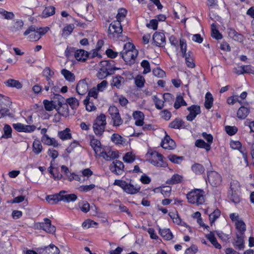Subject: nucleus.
I'll list each match as a JSON object with an SVG mask.
<instances>
[{
	"label": "nucleus",
	"mask_w": 254,
	"mask_h": 254,
	"mask_svg": "<svg viewBox=\"0 0 254 254\" xmlns=\"http://www.w3.org/2000/svg\"><path fill=\"white\" fill-rule=\"evenodd\" d=\"M188 201L198 205L204 202V191L200 189L194 190L187 194Z\"/></svg>",
	"instance_id": "nucleus-1"
},
{
	"label": "nucleus",
	"mask_w": 254,
	"mask_h": 254,
	"mask_svg": "<svg viewBox=\"0 0 254 254\" xmlns=\"http://www.w3.org/2000/svg\"><path fill=\"white\" fill-rule=\"evenodd\" d=\"M149 155L150 157L148 161L155 166L165 168L168 164L164 160V157L162 154L156 151L148 152L147 155Z\"/></svg>",
	"instance_id": "nucleus-2"
},
{
	"label": "nucleus",
	"mask_w": 254,
	"mask_h": 254,
	"mask_svg": "<svg viewBox=\"0 0 254 254\" xmlns=\"http://www.w3.org/2000/svg\"><path fill=\"white\" fill-rule=\"evenodd\" d=\"M114 185L120 187L124 191L130 194L137 193L140 190V187L139 185L134 186L130 183H127L125 181L120 180H116Z\"/></svg>",
	"instance_id": "nucleus-3"
},
{
	"label": "nucleus",
	"mask_w": 254,
	"mask_h": 254,
	"mask_svg": "<svg viewBox=\"0 0 254 254\" xmlns=\"http://www.w3.org/2000/svg\"><path fill=\"white\" fill-rule=\"evenodd\" d=\"M106 124V116L104 114H101L96 118L93 125V130L96 135H102Z\"/></svg>",
	"instance_id": "nucleus-4"
},
{
	"label": "nucleus",
	"mask_w": 254,
	"mask_h": 254,
	"mask_svg": "<svg viewBox=\"0 0 254 254\" xmlns=\"http://www.w3.org/2000/svg\"><path fill=\"white\" fill-rule=\"evenodd\" d=\"M108 112L110 115L113 126L119 127L123 124L124 121L122 119L119 110L117 107L115 106H110L108 109Z\"/></svg>",
	"instance_id": "nucleus-5"
},
{
	"label": "nucleus",
	"mask_w": 254,
	"mask_h": 254,
	"mask_svg": "<svg viewBox=\"0 0 254 254\" xmlns=\"http://www.w3.org/2000/svg\"><path fill=\"white\" fill-rule=\"evenodd\" d=\"M123 28L121 23L119 21H114L109 27L108 33L110 38H117L122 33Z\"/></svg>",
	"instance_id": "nucleus-6"
},
{
	"label": "nucleus",
	"mask_w": 254,
	"mask_h": 254,
	"mask_svg": "<svg viewBox=\"0 0 254 254\" xmlns=\"http://www.w3.org/2000/svg\"><path fill=\"white\" fill-rule=\"evenodd\" d=\"M207 174V181L212 187H217L221 185L222 177L217 172L214 171H208Z\"/></svg>",
	"instance_id": "nucleus-7"
},
{
	"label": "nucleus",
	"mask_w": 254,
	"mask_h": 254,
	"mask_svg": "<svg viewBox=\"0 0 254 254\" xmlns=\"http://www.w3.org/2000/svg\"><path fill=\"white\" fill-rule=\"evenodd\" d=\"M120 68L116 67H110V64H106L99 70L97 73V77L100 79H103L109 75L114 73L115 71Z\"/></svg>",
	"instance_id": "nucleus-8"
},
{
	"label": "nucleus",
	"mask_w": 254,
	"mask_h": 254,
	"mask_svg": "<svg viewBox=\"0 0 254 254\" xmlns=\"http://www.w3.org/2000/svg\"><path fill=\"white\" fill-rule=\"evenodd\" d=\"M56 98L58 99L59 107L57 109L58 113L62 116H65L68 113V107L66 103H64V98L60 94L55 95Z\"/></svg>",
	"instance_id": "nucleus-9"
},
{
	"label": "nucleus",
	"mask_w": 254,
	"mask_h": 254,
	"mask_svg": "<svg viewBox=\"0 0 254 254\" xmlns=\"http://www.w3.org/2000/svg\"><path fill=\"white\" fill-rule=\"evenodd\" d=\"M24 36H28L27 38L29 41H38L40 39V36L37 32V27L35 25H31L24 32Z\"/></svg>",
	"instance_id": "nucleus-10"
},
{
	"label": "nucleus",
	"mask_w": 254,
	"mask_h": 254,
	"mask_svg": "<svg viewBox=\"0 0 254 254\" xmlns=\"http://www.w3.org/2000/svg\"><path fill=\"white\" fill-rule=\"evenodd\" d=\"M124 167L125 166L123 163L119 160L113 162L109 167L111 171L117 175H121L123 174Z\"/></svg>",
	"instance_id": "nucleus-11"
},
{
	"label": "nucleus",
	"mask_w": 254,
	"mask_h": 254,
	"mask_svg": "<svg viewBox=\"0 0 254 254\" xmlns=\"http://www.w3.org/2000/svg\"><path fill=\"white\" fill-rule=\"evenodd\" d=\"M100 156L107 161H110L115 158H118L119 157L118 151H112L109 147L103 150L100 152Z\"/></svg>",
	"instance_id": "nucleus-12"
},
{
	"label": "nucleus",
	"mask_w": 254,
	"mask_h": 254,
	"mask_svg": "<svg viewBox=\"0 0 254 254\" xmlns=\"http://www.w3.org/2000/svg\"><path fill=\"white\" fill-rule=\"evenodd\" d=\"M138 54V52L137 50H133L127 52H121L120 55L127 64L128 62H131L132 60L134 62Z\"/></svg>",
	"instance_id": "nucleus-13"
},
{
	"label": "nucleus",
	"mask_w": 254,
	"mask_h": 254,
	"mask_svg": "<svg viewBox=\"0 0 254 254\" xmlns=\"http://www.w3.org/2000/svg\"><path fill=\"white\" fill-rule=\"evenodd\" d=\"M187 110L190 112V114L186 117V119L189 121H192L201 113L200 106L198 105H193L188 107Z\"/></svg>",
	"instance_id": "nucleus-14"
},
{
	"label": "nucleus",
	"mask_w": 254,
	"mask_h": 254,
	"mask_svg": "<svg viewBox=\"0 0 254 254\" xmlns=\"http://www.w3.org/2000/svg\"><path fill=\"white\" fill-rule=\"evenodd\" d=\"M39 226L47 233L53 234L56 232V227L52 225L51 221L48 218L44 219V222L40 223Z\"/></svg>",
	"instance_id": "nucleus-15"
},
{
	"label": "nucleus",
	"mask_w": 254,
	"mask_h": 254,
	"mask_svg": "<svg viewBox=\"0 0 254 254\" xmlns=\"http://www.w3.org/2000/svg\"><path fill=\"white\" fill-rule=\"evenodd\" d=\"M40 254H59V249L54 244H50L48 246L38 249Z\"/></svg>",
	"instance_id": "nucleus-16"
},
{
	"label": "nucleus",
	"mask_w": 254,
	"mask_h": 254,
	"mask_svg": "<svg viewBox=\"0 0 254 254\" xmlns=\"http://www.w3.org/2000/svg\"><path fill=\"white\" fill-rule=\"evenodd\" d=\"M234 72L238 75L244 74L245 73H254V69L252 67L250 64L239 65L234 68Z\"/></svg>",
	"instance_id": "nucleus-17"
},
{
	"label": "nucleus",
	"mask_w": 254,
	"mask_h": 254,
	"mask_svg": "<svg viewBox=\"0 0 254 254\" xmlns=\"http://www.w3.org/2000/svg\"><path fill=\"white\" fill-rule=\"evenodd\" d=\"M153 40L156 46L163 47L166 43L165 35L162 32H156L153 35Z\"/></svg>",
	"instance_id": "nucleus-18"
},
{
	"label": "nucleus",
	"mask_w": 254,
	"mask_h": 254,
	"mask_svg": "<svg viewBox=\"0 0 254 254\" xmlns=\"http://www.w3.org/2000/svg\"><path fill=\"white\" fill-rule=\"evenodd\" d=\"M13 127L19 132H29L33 131L36 129V127L34 125H24L21 123L14 124Z\"/></svg>",
	"instance_id": "nucleus-19"
},
{
	"label": "nucleus",
	"mask_w": 254,
	"mask_h": 254,
	"mask_svg": "<svg viewBox=\"0 0 254 254\" xmlns=\"http://www.w3.org/2000/svg\"><path fill=\"white\" fill-rule=\"evenodd\" d=\"M161 146L166 149H173L176 146L175 141L171 138L170 136L166 135L164 138L162 140Z\"/></svg>",
	"instance_id": "nucleus-20"
},
{
	"label": "nucleus",
	"mask_w": 254,
	"mask_h": 254,
	"mask_svg": "<svg viewBox=\"0 0 254 254\" xmlns=\"http://www.w3.org/2000/svg\"><path fill=\"white\" fill-rule=\"evenodd\" d=\"M89 56H90L89 53L82 49L77 50L74 54L75 59L81 62H85Z\"/></svg>",
	"instance_id": "nucleus-21"
},
{
	"label": "nucleus",
	"mask_w": 254,
	"mask_h": 254,
	"mask_svg": "<svg viewBox=\"0 0 254 254\" xmlns=\"http://www.w3.org/2000/svg\"><path fill=\"white\" fill-rule=\"evenodd\" d=\"M228 33L229 36L235 41L242 42L245 40V37L242 34L238 33L233 28L228 29Z\"/></svg>",
	"instance_id": "nucleus-22"
},
{
	"label": "nucleus",
	"mask_w": 254,
	"mask_h": 254,
	"mask_svg": "<svg viewBox=\"0 0 254 254\" xmlns=\"http://www.w3.org/2000/svg\"><path fill=\"white\" fill-rule=\"evenodd\" d=\"M76 92L79 95H84L88 90V84L85 80L78 82L76 87Z\"/></svg>",
	"instance_id": "nucleus-23"
},
{
	"label": "nucleus",
	"mask_w": 254,
	"mask_h": 254,
	"mask_svg": "<svg viewBox=\"0 0 254 254\" xmlns=\"http://www.w3.org/2000/svg\"><path fill=\"white\" fill-rule=\"evenodd\" d=\"M61 192H63L60 198L61 201L70 202L75 201L77 198V195L74 193L65 194L66 192L64 190H62Z\"/></svg>",
	"instance_id": "nucleus-24"
},
{
	"label": "nucleus",
	"mask_w": 254,
	"mask_h": 254,
	"mask_svg": "<svg viewBox=\"0 0 254 254\" xmlns=\"http://www.w3.org/2000/svg\"><path fill=\"white\" fill-rule=\"evenodd\" d=\"M186 127L185 122L179 118H176L169 124V127L174 129L185 128Z\"/></svg>",
	"instance_id": "nucleus-25"
},
{
	"label": "nucleus",
	"mask_w": 254,
	"mask_h": 254,
	"mask_svg": "<svg viewBox=\"0 0 254 254\" xmlns=\"http://www.w3.org/2000/svg\"><path fill=\"white\" fill-rule=\"evenodd\" d=\"M62 193L63 192L60 191L59 193L48 195L46 197V199L49 203L52 204H56L59 201H61L60 198Z\"/></svg>",
	"instance_id": "nucleus-26"
},
{
	"label": "nucleus",
	"mask_w": 254,
	"mask_h": 254,
	"mask_svg": "<svg viewBox=\"0 0 254 254\" xmlns=\"http://www.w3.org/2000/svg\"><path fill=\"white\" fill-rule=\"evenodd\" d=\"M90 145L96 154L98 153L100 154V152H102V150L101 147V144L100 141L93 138L90 141Z\"/></svg>",
	"instance_id": "nucleus-27"
},
{
	"label": "nucleus",
	"mask_w": 254,
	"mask_h": 254,
	"mask_svg": "<svg viewBox=\"0 0 254 254\" xmlns=\"http://www.w3.org/2000/svg\"><path fill=\"white\" fill-rule=\"evenodd\" d=\"M213 98L212 94L209 92H207L205 96V107L208 110L210 109L213 106Z\"/></svg>",
	"instance_id": "nucleus-28"
},
{
	"label": "nucleus",
	"mask_w": 254,
	"mask_h": 254,
	"mask_svg": "<svg viewBox=\"0 0 254 254\" xmlns=\"http://www.w3.org/2000/svg\"><path fill=\"white\" fill-rule=\"evenodd\" d=\"M183 177L179 174H176L166 181L168 185H175L181 183L182 181Z\"/></svg>",
	"instance_id": "nucleus-29"
},
{
	"label": "nucleus",
	"mask_w": 254,
	"mask_h": 254,
	"mask_svg": "<svg viewBox=\"0 0 254 254\" xmlns=\"http://www.w3.org/2000/svg\"><path fill=\"white\" fill-rule=\"evenodd\" d=\"M191 168L192 172L196 175L202 174L205 171L204 167L199 163H194L191 166Z\"/></svg>",
	"instance_id": "nucleus-30"
},
{
	"label": "nucleus",
	"mask_w": 254,
	"mask_h": 254,
	"mask_svg": "<svg viewBox=\"0 0 254 254\" xmlns=\"http://www.w3.org/2000/svg\"><path fill=\"white\" fill-rule=\"evenodd\" d=\"M249 112L250 111L248 108L242 106L239 109L237 112L238 118L241 120L244 119L247 117Z\"/></svg>",
	"instance_id": "nucleus-31"
},
{
	"label": "nucleus",
	"mask_w": 254,
	"mask_h": 254,
	"mask_svg": "<svg viewBox=\"0 0 254 254\" xmlns=\"http://www.w3.org/2000/svg\"><path fill=\"white\" fill-rule=\"evenodd\" d=\"M4 83L8 87H15L17 89H20L22 87L21 83L18 80L13 79H9Z\"/></svg>",
	"instance_id": "nucleus-32"
},
{
	"label": "nucleus",
	"mask_w": 254,
	"mask_h": 254,
	"mask_svg": "<svg viewBox=\"0 0 254 254\" xmlns=\"http://www.w3.org/2000/svg\"><path fill=\"white\" fill-rule=\"evenodd\" d=\"M24 25L23 21L21 19L16 20L11 27V31L14 32L20 31Z\"/></svg>",
	"instance_id": "nucleus-33"
},
{
	"label": "nucleus",
	"mask_w": 254,
	"mask_h": 254,
	"mask_svg": "<svg viewBox=\"0 0 254 254\" xmlns=\"http://www.w3.org/2000/svg\"><path fill=\"white\" fill-rule=\"evenodd\" d=\"M61 73L66 80L69 82H73L75 80V76L73 73L66 69H63Z\"/></svg>",
	"instance_id": "nucleus-34"
},
{
	"label": "nucleus",
	"mask_w": 254,
	"mask_h": 254,
	"mask_svg": "<svg viewBox=\"0 0 254 254\" xmlns=\"http://www.w3.org/2000/svg\"><path fill=\"white\" fill-rule=\"evenodd\" d=\"M234 246L236 248L239 250H241L244 249V240L243 235H241L239 234H237V240L235 241Z\"/></svg>",
	"instance_id": "nucleus-35"
},
{
	"label": "nucleus",
	"mask_w": 254,
	"mask_h": 254,
	"mask_svg": "<svg viewBox=\"0 0 254 254\" xmlns=\"http://www.w3.org/2000/svg\"><path fill=\"white\" fill-rule=\"evenodd\" d=\"M195 145L198 148H204L207 151H209L211 149L210 145L205 142L202 139L196 140L195 142Z\"/></svg>",
	"instance_id": "nucleus-36"
},
{
	"label": "nucleus",
	"mask_w": 254,
	"mask_h": 254,
	"mask_svg": "<svg viewBox=\"0 0 254 254\" xmlns=\"http://www.w3.org/2000/svg\"><path fill=\"white\" fill-rule=\"evenodd\" d=\"M55 13V8L53 6L46 7L42 12V17L46 18L54 15Z\"/></svg>",
	"instance_id": "nucleus-37"
},
{
	"label": "nucleus",
	"mask_w": 254,
	"mask_h": 254,
	"mask_svg": "<svg viewBox=\"0 0 254 254\" xmlns=\"http://www.w3.org/2000/svg\"><path fill=\"white\" fill-rule=\"evenodd\" d=\"M67 105H69L72 109H76L79 106V101L75 97H70L65 100Z\"/></svg>",
	"instance_id": "nucleus-38"
},
{
	"label": "nucleus",
	"mask_w": 254,
	"mask_h": 254,
	"mask_svg": "<svg viewBox=\"0 0 254 254\" xmlns=\"http://www.w3.org/2000/svg\"><path fill=\"white\" fill-rule=\"evenodd\" d=\"M160 235L166 240H170L173 238V235L169 229H159Z\"/></svg>",
	"instance_id": "nucleus-39"
},
{
	"label": "nucleus",
	"mask_w": 254,
	"mask_h": 254,
	"mask_svg": "<svg viewBox=\"0 0 254 254\" xmlns=\"http://www.w3.org/2000/svg\"><path fill=\"white\" fill-rule=\"evenodd\" d=\"M69 131L70 129L66 128L63 131H59L58 133V136L63 140L69 139L71 138V134L69 133Z\"/></svg>",
	"instance_id": "nucleus-40"
},
{
	"label": "nucleus",
	"mask_w": 254,
	"mask_h": 254,
	"mask_svg": "<svg viewBox=\"0 0 254 254\" xmlns=\"http://www.w3.org/2000/svg\"><path fill=\"white\" fill-rule=\"evenodd\" d=\"M236 229L238 231L239 234L243 235L245 231H246V225L242 220H237L236 222Z\"/></svg>",
	"instance_id": "nucleus-41"
},
{
	"label": "nucleus",
	"mask_w": 254,
	"mask_h": 254,
	"mask_svg": "<svg viewBox=\"0 0 254 254\" xmlns=\"http://www.w3.org/2000/svg\"><path fill=\"white\" fill-rule=\"evenodd\" d=\"M0 15L2 18L7 20H11L14 17V14L12 12L7 11L1 8H0Z\"/></svg>",
	"instance_id": "nucleus-42"
},
{
	"label": "nucleus",
	"mask_w": 254,
	"mask_h": 254,
	"mask_svg": "<svg viewBox=\"0 0 254 254\" xmlns=\"http://www.w3.org/2000/svg\"><path fill=\"white\" fill-rule=\"evenodd\" d=\"M211 36L216 40H220L222 38V35L216 29V26L214 23L211 24Z\"/></svg>",
	"instance_id": "nucleus-43"
},
{
	"label": "nucleus",
	"mask_w": 254,
	"mask_h": 254,
	"mask_svg": "<svg viewBox=\"0 0 254 254\" xmlns=\"http://www.w3.org/2000/svg\"><path fill=\"white\" fill-rule=\"evenodd\" d=\"M185 58L186 64H194V55L191 51L187 52L182 55Z\"/></svg>",
	"instance_id": "nucleus-44"
},
{
	"label": "nucleus",
	"mask_w": 254,
	"mask_h": 254,
	"mask_svg": "<svg viewBox=\"0 0 254 254\" xmlns=\"http://www.w3.org/2000/svg\"><path fill=\"white\" fill-rule=\"evenodd\" d=\"M240 190V185L238 181L232 180L230 183V190L229 192H239Z\"/></svg>",
	"instance_id": "nucleus-45"
},
{
	"label": "nucleus",
	"mask_w": 254,
	"mask_h": 254,
	"mask_svg": "<svg viewBox=\"0 0 254 254\" xmlns=\"http://www.w3.org/2000/svg\"><path fill=\"white\" fill-rule=\"evenodd\" d=\"M43 149L42 144L38 140H35L33 143V151L36 154H39Z\"/></svg>",
	"instance_id": "nucleus-46"
},
{
	"label": "nucleus",
	"mask_w": 254,
	"mask_h": 254,
	"mask_svg": "<svg viewBox=\"0 0 254 254\" xmlns=\"http://www.w3.org/2000/svg\"><path fill=\"white\" fill-rule=\"evenodd\" d=\"M4 133L2 137L4 138H9L11 137L12 128L8 125H5L3 127Z\"/></svg>",
	"instance_id": "nucleus-47"
},
{
	"label": "nucleus",
	"mask_w": 254,
	"mask_h": 254,
	"mask_svg": "<svg viewBox=\"0 0 254 254\" xmlns=\"http://www.w3.org/2000/svg\"><path fill=\"white\" fill-rule=\"evenodd\" d=\"M74 29L73 24H69L65 26L63 30L62 36L67 37L73 31Z\"/></svg>",
	"instance_id": "nucleus-48"
},
{
	"label": "nucleus",
	"mask_w": 254,
	"mask_h": 254,
	"mask_svg": "<svg viewBox=\"0 0 254 254\" xmlns=\"http://www.w3.org/2000/svg\"><path fill=\"white\" fill-rule=\"evenodd\" d=\"M11 104L9 97L0 94V105L1 106H9Z\"/></svg>",
	"instance_id": "nucleus-49"
},
{
	"label": "nucleus",
	"mask_w": 254,
	"mask_h": 254,
	"mask_svg": "<svg viewBox=\"0 0 254 254\" xmlns=\"http://www.w3.org/2000/svg\"><path fill=\"white\" fill-rule=\"evenodd\" d=\"M220 215V211L216 209L213 211L211 214H209V220L210 223L212 224Z\"/></svg>",
	"instance_id": "nucleus-50"
},
{
	"label": "nucleus",
	"mask_w": 254,
	"mask_h": 254,
	"mask_svg": "<svg viewBox=\"0 0 254 254\" xmlns=\"http://www.w3.org/2000/svg\"><path fill=\"white\" fill-rule=\"evenodd\" d=\"M238 192H229V197L231 201L235 203H238L240 201V197Z\"/></svg>",
	"instance_id": "nucleus-51"
},
{
	"label": "nucleus",
	"mask_w": 254,
	"mask_h": 254,
	"mask_svg": "<svg viewBox=\"0 0 254 254\" xmlns=\"http://www.w3.org/2000/svg\"><path fill=\"white\" fill-rule=\"evenodd\" d=\"M43 104L46 111H51L54 109L56 108V105L54 104L53 101H49L47 100H45L43 101Z\"/></svg>",
	"instance_id": "nucleus-52"
},
{
	"label": "nucleus",
	"mask_w": 254,
	"mask_h": 254,
	"mask_svg": "<svg viewBox=\"0 0 254 254\" xmlns=\"http://www.w3.org/2000/svg\"><path fill=\"white\" fill-rule=\"evenodd\" d=\"M145 82L144 78L140 75H138L135 78V85L139 88L144 86Z\"/></svg>",
	"instance_id": "nucleus-53"
},
{
	"label": "nucleus",
	"mask_w": 254,
	"mask_h": 254,
	"mask_svg": "<svg viewBox=\"0 0 254 254\" xmlns=\"http://www.w3.org/2000/svg\"><path fill=\"white\" fill-rule=\"evenodd\" d=\"M5 116L12 117L13 115L11 113H10L9 110L8 108L2 107L0 109V119L4 118Z\"/></svg>",
	"instance_id": "nucleus-54"
},
{
	"label": "nucleus",
	"mask_w": 254,
	"mask_h": 254,
	"mask_svg": "<svg viewBox=\"0 0 254 254\" xmlns=\"http://www.w3.org/2000/svg\"><path fill=\"white\" fill-rule=\"evenodd\" d=\"M152 72L153 75L158 78H163L166 75L165 72L159 67L154 69Z\"/></svg>",
	"instance_id": "nucleus-55"
},
{
	"label": "nucleus",
	"mask_w": 254,
	"mask_h": 254,
	"mask_svg": "<svg viewBox=\"0 0 254 254\" xmlns=\"http://www.w3.org/2000/svg\"><path fill=\"white\" fill-rule=\"evenodd\" d=\"M127 10L126 9L122 8L119 9L118 13L117 15L116 18L117 20L121 22V21L122 19L126 17V15L127 14Z\"/></svg>",
	"instance_id": "nucleus-56"
},
{
	"label": "nucleus",
	"mask_w": 254,
	"mask_h": 254,
	"mask_svg": "<svg viewBox=\"0 0 254 254\" xmlns=\"http://www.w3.org/2000/svg\"><path fill=\"white\" fill-rule=\"evenodd\" d=\"M122 79H123V78L121 76H116L113 79L111 85L119 89L121 86V81Z\"/></svg>",
	"instance_id": "nucleus-57"
},
{
	"label": "nucleus",
	"mask_w": 254,
	"mask_h": 254,
	"mask_svg": "<svg viewBox=\"0 0 254 254\" xmlns=\"http://www.w3.org/2000/svg\"><path fill=\"white\" fill-rule=\"evenodd\" d=\"M96 225H97V223L89 219L85 220L82 224V227L86 229L90 227H95Z\"/></svg>",
	"instance_id": "nucleus-58"
},
{
	"label": "nucleus",
	"mask_w": 254,
	"mask_h": 254,
	"mask_svg": "<svg viewBox=\"0 0 254 254\" xmlns=\"http://www.w3.org/2000/svg\"><path fill=\"white\" fill-rule=\"evenodd\" d=\"M135 160V157L132 155L131 152H128L126 153L123 157V160L127 163H130L133 162Z\"/></svg>",
	"instance_id": "nucleus-59"
},
{
	"label": "nucleus",
	"mask_w": 254,
	"mask_h": 254,
	"mask_svg": "<svg viewBox=\"0 0 254 254\" xmlns=\"http://www.w3.org/2000/svg\"><path fill=\"white\" fill-rule=\"evenodd\" d=\"M168 158L172 162L176 164H180L183 160V157L176 155H170L168 156Z\"/></svg>",
	"instance_id": "nucleus-60"
},
{
	"label": "nucleus",
	"mask_w": 254,
	"mask_h": 254,
	"mask_svg": "<svg viewBox=\"0 0 254 254\" xmlns=\"http://www.w3.org/2000/svg\"><path fill=\"white\" fill-rule=\"evenodd\" d=\"M111 139L116 144H122L123 142V137L118 133L112 134Z\"/></svg>",
	"instance_id": "nucleus-61"
},
{
	"label": "nucleus",
	"mask_w": 254,
	"mask_h": 254,
	"mask_svg": "<svg viewBox=\"0 0 254 254\" xmlns=\"http://www.w3.org/2000/svg\"><path fill=\"white\" fill-rule=\"evenodd\" d=\"M225 130L229 135H233L237 132L238 129L236 127L227 126L225 127Z\"/></svg>",
	"instance_id": "nucleus-62"
},
{
	"label": "nucleus",
	"mask_w": 254,
	"mask_h": 254,
	"mask_svg": "<svg viewBox=\"0 0 254 254\" xmlns=\"http://www.w3.org/2000/svg\"><path fill=\"white\" fill-rule=\"evenodd\" d=\"M154 101L156 108L159 110L162 109L164 107V101L159 99L156 96H154Z\"/></svg>",
	"instance_id": "nucleus-63"
},
{
	"label": "nucleus",
	"mask_w": 254,
	"mask_h": 254,
	"mask_svg": "<svg viewBox=\"0 0 254 254\" xmlns=\"http://www.w3.org/2000/svg\"><path fill=\"white\" fill-rule=\"evenodd\" d=\"M43 75L46 78L47 80L51 79L50 77L54 74V72L51 70L49 67L45 68L43 72Z\"/></svg>",
	"instance_id": "nucleus-64"
}]
</instances>
